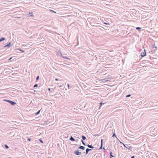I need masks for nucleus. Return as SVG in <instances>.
Returning a JSON list of instances; mask_svg holds the SVG:
<instances>
[{
	"label": "nucleus",
	"mask_w": 158,
	"mask_h": 158,
	"mask_svg": "<svg viewBox=\"0 0 158 158\" xmlns=\"http://www.w3.org/2000/svg\"><path fill=\"white\" fill-rule=\"evenodd\" d=\"M4 101H6L10 103L12 105H15L16 104V103L15 102H13V101H10L9 100H5Z\"/></svg>",
	"instance_id": "f257e3e1"
},
{
	"label": "nucleus",
	"mask_w": 158,
	"mask_h": 158,
	"mask_svg": "<svg viewBox=\"0 0 158 158\" xmlns=\"http://www.w3.org/2000/svg\"><path fill=\"white\" fill-rule=\"evenodd\" d=\"M74 153L77 155H79L81 153V152H79L78 150L75 151Z\"/></svg>",
	"instance_id": "f03ea898"
},
{
	"label": "nucleus",
	"mask_w": 158,
	"mask_h": 158,
	"mask_svg": "<svg viewBox=\"0 0 158 158\" xmlns=\"http://www.w3.org/2000/svg\"><path fill=\"white\" fill-rule=\"evenodd\" d=\"M146 55V52L144 50V52L142 53L141 56L142 57H144Z\"/></svg>",
	"instance_id": "7ed1b4c3"
},
{
	"label": "nucleus",
	"mask_w": 158,
	"mask_h": 158,
	"mask_svg": "<svg viewBox=\"0 0 158 158\" xmlns=\"http://www.w3.org/2000/svg\"><path fill=\"white\" fill-rule=\"evenodd\" d=\"M10 45H11V43L10 42L7 45H6L5 46H4V48L6 47H10Z\"/></svg>",
	"instance_id": "20e7f679"
},
{
	"label": "nucleus",
	"mask_w": 158,
	"mask_h": 158,
	"mask_svg": "<svg viewBox=\"0 0 158 158\" xmlns=\"http://www.w3.org/2000/svg\"><path fill=\"white\" fill-rule=\"evenodd\" d=\"M152 48H155L154 50H156L157 49V48L156 46H155V45H153L152 46Z\"/></svg>",
	"instance_id": "39448f33"
},
{
	"label": "nucleus",
	"mask_w": 158,
	"mask_h": 158,
	"mask_svg": "<svg viewBox=\"0 0 158 158\" xmlns=\"http://www.w3.org/2000/svg\"><path fill=\"white\" fill-rule=\"evenodd\" d=\"M5 40V38H4V37H2L0 39V42L2 41H3V40Z\"/></svg>",
	"instance_id": "423d86ee"
},
{
	"label": "nucleus",
	"mask_w": 158,
	"mask_h": 158,
	"mask_svg": "<svg viewBox=\"0 0 158 158\" xmlns=\"http://www.w3.org/2000/svg\"><path fill=\"white\" fill-rule=\"evenodd\" d=\"M85 147L83 146H81L79 148H80L81 149H82L83 150H84L85 149Z\"/></svg>",
	"instance_id": "0eeeda50"
},
{
	"label": "nucleus",
	"mask_w": 158,
	"mask_h": 158,
	"mask_svg": "<svg viewBox=\"0 0 158 158\" xmlns=\"http://www.w3.org/2000/svg\"><path fill=\"white\" fill-rule=\"evenodd\" d=\"M91 149H89V148H87L86 149V154H87L88 152H89V151L90 150H91Z\"/></svg>",
	"instance_id": "6e6552de"
},
{
	"label": "nucleus",
	"mask_w": 158,
	"mask_h": 158,
	"mask_svg": "<svg viewBox=\"0 0 158 158\" xmlns=\"http://www.w3.org/2000/svg\"><path fill=\"white\" fill-rule=\"evenodd\" d=\"M101 147L100 148V149H101L102 148V143H103V140H102V139L101 140Z\"/></svg>",
	"instance_id": "1a4fd4ad"
},
{
	"label": "nucleus",
	"mask_w": 158,
	"mask_h": 158,
	"mask_svg": "<svg viewBox=\"0 0 158 158\" xmlns=\"http://www.w3.org/2000/svg\"><path fill=\"white\" fill-rule=\"evenodd\" d=\"M70 140L71 141H74L75 140L74 139V138H73L71 136L70 138Z\"/></svg>",
	"instance_id": "9d476101"
},
{
	"label": "nucleus",
	"mask_w": 158,
	"mask_h": 158,
	"mask_svg": "<svg viewBox=\"0 0 158 158\" xmlns=\"http://www.w3.org/2000/svg\"><path fill=\"white\" fill-rule=\"evenodd\" d=\"M88 147H89V148H93V147L91 145H90L88 144Z\"/></svg>",
	"instance_id": "9b49d317"
},
{
	"label": "nucleus",
	"mask_w": 158,
	"mask_h": 158,
	"mask_svg": "<svg viewBox=\"0 0 158 158\" xmlns=\"http://www.w3.org/2000/svg\"><path fill=\"white\" fill-rule=\"evenodd\" d=\"M82 138L83 140H84L86 139V138L84 136H82Z\"/></svg>",
	"instance_id": "f8f14e48"
},
{
	"label": "nucleus",
	"mask_w": 158,
	"mask_h": 158,
	"mask_svg": "<svg viewBox=\"0 0 158 158\" xmlns=\"http://www.w3.org/2000/svg\"><path fill=\"white\" fill-rule=\"evenodd\" d=\"M63 57L64 58H65V59H68V60H70L69 58H68L66 57H65V56H63Z\"/></svg>",
	"instance_id": "ddd939ff"
},
{
	"label": "nucleus",
	"mask_w": 158,
	"mask_h": 158,
	"mask_svg": "<svg viewBox=\"0 0 158 158\" xmlns=\"http://www.w3.org/2000/svg\"><path fill=\"white\" fill-rule=\"evenodd\" d=\"M114 136H115V137H116L117 139V137H116V135H115V133H114V134H113V135H112V137H114Z\"/></svg>",
	"instance_id": "4468645a"
},
{
	"label": "nucleus",
	"mask_w": 158,
	"mask_h": 158,
	"mask_svg": "<svg viewBox=\"0 0 158 158\" xmlns=\"http://www.w3.org/2000/svg\"><path fill=\"white\" fill-rule=\"evenodd\" d=\"M132 148V147L131 146H130V147H129L128 148L127 147V148L129 149V150H130L131 149V148Z\"/></svg>",
	"instance_id": "2eb2a0df"
},
{
	"label": "nucleus",
	"mask_w": 158,
	"mask_h": 158,
	"mask_svg": "<svg viewBox=\"0 0 158 158\" xmlns=\"http://www.w3.org/2000/svg\"><path fill=\"white\" fill-rule=\"evenodd\" d=\"M39 140L41 143H43V142L41 139H39Z\"/></svg>",
	"instance_id": "dca6fc26"
},
{
	"label": "nucleus",
	"mask_w": 158,
	"mask_h": 158,
	"mask_svg": "<svg viewBox=\"0 0 158 158\" xmlns=\"http://www.w3.org/2000/svg\"><path fill=\"white\" fill-rule=\"evenodd\" d=\"M112 152H111L110 153V156H111V157H114V156L112 155Z\"/></svg>",
	"instance_id": "f3484780"
},
{
	"label": "nucleus",
	"mask_w": 158,
	"mask_h": 158,
	"mask_svg": "<svg viewBox=\"0 0 158 158\" xmlns=\"http://www.w3.org/2000/svg\"><path fill=\"white\" fill-rule=\"evenodd\" d=\"M40 110H39V111H38V112H37V113L35 114H36V115H37V114H38L40 113Z\"/></svg>",
	"instance_id": "a211bd4d"
},
{
	"label": "nucleus",
	"mask_w": 158,
	"mask_h": 158,
	"mask_svg": "<svg viewBox=\"0 0 158 158\" xmlns=\"http://www.w3.org/2000/svg\"><path fill=\"white\" fill-rule=\"evenodd\" d=\"M136 29H137V30H140L141 29V28L140 27H137L136 28Z\"/></svg>",
	"instance_id": "6ab92c4d"
},
{
	"label": "nucleus",
	"mask_w": 158,
	"mask_h": 158,
	"mask_svg": "<svg viewBox=\"0 0 158 158\" xmlns=\"http://www.w3.org/2000/svg\"><path fill=\"white\" fill-rule=\"evenodd\" d=\"M19 50H20L22 52H24V51H23V50H21V49H19Z\"/></svg>",
	"instance_id": "aec40b11"
},
{
	"label": "nucleus",
	"mask_w": 158,
	"mask_h": 158,
	"mask_svg": "<svg viewBox=\"0 0 158 158\" xmlns=\"http://www.w3.org/2000/svg\"><path fill=\"white\" fill-rule=\"evenodd\" d=\"M5 146L6 147V148H9V147L7 145H5Z\"/></svg>",
	"instance_id": "412c9836"
},
{
	"label": "nucleus",
	"mask_w": 158,
	"mask_h": 158,
	"mask_svg": "<svg viewBox=\"0 0 158 158\" xmlns=\"http://www.w3.org/2000/svg\"><path fill=\"white\" fill-rule=\"evenodd\" d=\"M37 86H38V85L37 84H35L34 86V87H37Z\"/></svg>",
	"instance_id": "4be33fe9"
},
{
	"label": "nucleus",
	"mask_w": 158,
	"mask_h": 158,
	"mask_svg": "<svg viewBox=\"0 0 158 158\" xmlns=\"http://www.w3.org/2000/svg\"><path fill=\"white\" fill-rule=\"evenodd\" d=\"M102 104H103V103H102V102H101V103H100V108L101 107V106L102 105Z\"/></svg>",
	"instance_id": "5701e85b"
},
{
	"label": "nucleus",
	"mask_w": 158,
	"mask_h": 158,
	"mask_svg": "<svg viewBox=\"0 0 158 158\" xmlns=\"http://www.w3.org/2000/svg\"><path fill=\"white\" fill-rule=\"evenodd\" d=\"M36 79L37 80H38L39 79V76L37 77Z\"/></svg>",
	"instance_id": "b1692460"
},
{
	"label": "nucleus",
	"mask_w": 158,
	"mask_h": 158,
	"mask_svg": "<svg viewBox=\"0 0 158 158\" xmlns=\"http://www.w3.org/2000/svg\"><path fill=\"white\" fill-rule=\"evenodd\" d=\"M131 96V95L130 94L126 96L127 97H128Z\"/></svg>",
	"instance_id": "393cba45"
},
{
	"label": "nucleus",
	"mask_w": 158,
	"mask_h": 158,
	"mask_svg": "<svg viewBox=\"0 0 158 158\" xmlns=\"http://www.w3.org/2000/svg\"><path fill=\"white\" fill-rule=\"evenodd\" d=\"M82 143H83V144L84 145H85V143L82 140Z\"/></svg>",
	"instance_id": "a878e982"
},
{
	"label": "nucleus",
	"mask_w": 158,
	"mask_h": 158,
	"mask_svg": "<svg viewBox=\"0 0 158 158\" xmlns=\"http://www.w3.org/2000/svg\"><path fill=\"white\" fill-rule=\"evenodd\" d=\"M28 140H29V141H30L31 140V139H30V138H28Z\"/></svg>",
	"instance_id": "bb28decb"
},
{
	"label": "nucleus",
	"mask_w": 158,
	"mask_h": 158,
	"mask_svg": "<svg viewBox=\"0 0 158 158\" xmlns=\"http://www.w3.org/2000/svg\"><path fill=\"white\" fill-rule=\"evenodd\" d=\"M123 146H124V147H126V148H127V147H126V146L124 145V143H123Z\"/></svg>",
	"instance_id": "cd10ccee"
},
{
	"label": "nucleus",
	"mask_w": 158,
	"mask_h": 158,
	"mask_svg": "<svg viewBox=\"0 0 158 158\" xmlns=\"http://www.w3.org/2000/svg\"><path fill=\"white\" fill-rule=\"evenodd\" d=\"M123 146H124V147H126V148H127V147H126V146L124 145V143H123Z\"/></svg>",
	"instance_id": "c85d7f7f"
},
{
	"label": "nucleus",
	"mask_w": 158,
	"mask_h": 158,
	"mask_svg": "<svg viewBox=\"0 0 158 158\" xmlns=\"http://www.w3.org/2000/svg\"><path fill=\"white\" fill-rule=\"evenodd\" d=\"M68 88H69L70 87V86L69 84H68Z\"/></svg>",
	"instance_id": "c756f323"
},
{
	"label": "nucleus",
	"mask_w": 158,
	"mask_h": 158,
	"mask_svg": "<svg viewBox=\"0 0 158 158\" xmlns=\"http://www.w3.org/2000/svg\"><path fill=\"white\" fill-rule=\"evenodd\" d=\"M12 57H11V58H10L8 60H10L12 59Z\"/></svg>",
	"instance_id": "7c9ffc66"
},
{
	"label": "nucleus",
	"mask_w": 158,
	"mask_h": 158,
	"mask_svg": "<svg viewBox=\"0 0 158 158\" xmlns=\"http://www.w3.org/2000/svg\"><path fill=\"white\" fill-rule=\"evenodd\" d=\"M30 16H31V17H34V15H31Z\"/></svg>",
	"instance_id": "2f4dec72"
},
{
	"label": "nucleus",
	"mask_w": 158,
	"mask_h": 158,
	"mask_svg": "<svg viewBox=\"0 0 158 158\" xmlns=\"http://www.w3.org/2000/svg\"><path fill=\"white\" fill-rule=\"evenodd\" d=\"M105 23V24H106V25H107V24H109L108 23Z\"/></svg>",
	"instance_id": "473e14b6"
},
{
	"label": "nucleus",
	"mask_w": 158,
	"mask_h": 158,
	"mask_svg": "<svg viewBox=\"0 0 158 158\" xmlns=\"http://www.w3.org/2000/svg\"><path fill=\"white\" fill-rule=\"evenodd\" d=\"M134 157H135V156H132L131 157V158H134Z\"/></svg>",
	"instance_id": "72a5a7b5"
},
{
	"label": "nucleus",
	"mask_w": 158,
	"mask_h": 158,
	"mask_svg": "<svg viewBox=\"0 0 158 158\" xmlns=\"http://www.w3.org/2000/svg\"><path fill=\"white\" fill-rule=\"evenodd\" d=\"M55 80H56V81H58V79L57 78H56V79H55Z\"/></svg>",
	"instance_id": "f704fd0d"
},
{
	"label": "nucleus",
	"mask_w": 158,
	"mask_h": 158,
	"mask_svg": "<svg viewBox=\"0 0 158 158\" xmlns=\"http://www.w3.org/2000/svg\"><path fill=\"white\" fill-rule=\"evenodd\" d=\"M50 11H52V12H53V10H50Z\"/></svg>",
	"instance_id": "c9c22d12"
},
{
	"label": "nucleus",
	"mask_w": 158,
	"mask_h": 158,
	"mask_svg": "<svg viewBox=\"0 0 158 158\" xmlns=\"http://www.w3.org/2000/svg\"><path fill=\"white\" fill-rule=\"evenodd\" d=\"M53 12L54 13H56V12L55 11H53Z\"/></svg>",
	"instance_id": "e433bc0d"
},
{
	"label": "nucleus",
	"mask_w": 158,
	"mask_h": 158,
	"mask_svg": "<svg viewBox=\"0 0 158 158\" xmlns=\"http://www.w3.org/2000/svg\"><path fill=\"white\" fill-rule=\"evenodd\" d=\"M48 90H49V91H50V89L49 88H48Z\"/></svg>",
	"instance_id": "4c0bfd02"
},
{
	"label": "nucleus",
	"mask_w": 158,
	"mask_h": 158,
	"mask_svg": "<svg viewBox=\"0 0 158 158\" xmlns=\"http://www.w3.org/2000/svg\"><path fill=\"white\" fill-rule=\"evenodd\" d=\"M110 158H112L111 157H110Z\"/></svg>",
	"instance_id": "58836bf2"
}]
</instances>
